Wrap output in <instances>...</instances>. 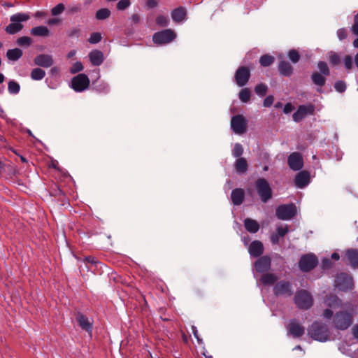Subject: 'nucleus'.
<instances>
[{
	"label": "nucleus",
	"mask_w": 358,
	"mask_h": 358,
	"mask_svg": "<svg viewBox=\"0 0 358 358\" xmlns=\"http://www.w3.org/2000/svg\"><path fill=\"white\" fill-rule=\"evenodd\" d=\"M308 336L319 342H326L329 340L330 331L327 324L315 321L308 329Z\"/></svg>",
	"instance_id": "obj_1"
},
{
	"label": "nucleus",
	"mask_w": 358,
	"mask_h": 358,
	"mask_svg": "<svg viewBox=\"0 0 358 358\" xmlns=\"http://www.w3.org/2000/svg\"><path fill=\"white\" fill-rule=\"evenodd\" d=\"M255 187L261 201L266 203L273 196V191L268 182L264 178H260L255 181Z\"/></svg>",
	"instance_id": "obj_2"
},
{
	"label": "nucleus",
	"mask_w": 358,
	"mask_h": 358,
	"mask_svg": "<svg viewBox=\"0 0 358 358\" xmlns=\"http://www.w3.org/2000/svg\"><path fill=\"white\" fill-rule=\"evenodd\" d=\"M294 303L301 310H308L313 304L311 294L306 289L298 290L294 295Z\"/></svg>",
	"instance_id": "obj_3"
},
{
	"label": "nucleus",
	"mask_w": 358,
	"mask_h": 358,
	"mask_svg": "<svg viewBox=\"0 0 358 358\" xmlns=\"http://www.w3.org/2000/svg\"><path fill=\"white\" fill-rule=\"evenodd\" d=\"M353 322L352 315L348 311L342 310L337 312L334 317V324L338 330H345L351 326Z\"/></svg>",
	"instance_id": "obj_4"
},
{
	"label": "nucleus",
	"mask_w": 358,
	"mask_h": 358,
	"mask_svg": "<svg viewBox=\"0 0 358 358\" xmlns=\"http://www.w3.org/2000/svg\"><path fill=\"white\" fill-rule=\"evenodd\" d=\"M176 38V32L171 29H167L155 33L152 36V41L155 44L162 45L172 42Z\"/></svg>",
	"instance_id": "obj_5"
},
{
	"label": "nucleus",
	"mask_w": 358,
	"mask_h": 358,
	"mask_svg": "<svg viewBox=\"0 0 358 358\" xmlns=\"http://www.w3.org/2000/svg\"><path fill=\"white\" fill-rule=\"evenodd\" d=\"M318 264V259L313 253H308L301 257L299 261V268L303 272H309Z\"/></svg>",
	"instance_id": "obj_6"
},
{
	"label": "nucleus",
	"mask_w": 358,
	"mask_h": 358,
	"mask_svg": "<svg viewBox=\"0 0 358 358\" xmlns=\"http://www.w3.org/2000/svg\"><path fill=\"white\" fill-rule=\"evenodd\" d=\"M296 213V208L294 203L283 204L278 206L275 215L279 220H289L292 219Z\"/></svg>",
	"instance_id": "obj_7"
},
{
	"label": "nucleus",
	"mask_w": 358,
	"mask_h": 358,
	"mask_svg": "<svg viewBox=\"0 0 358 358\" xmlns=\"http://www.w3.org/2000/svg\"><path fill=\"white\" fill-rule=\"evenodd\" d=\"M90 83L88 76L85 73H80L72 78L71 87L74 91L81 92L89 87Z\"/></svg>",
	"instance_id": "obj_8"
},
{
	"label": "nucleus",
	"mask_w": 358,
	"mask_h": 358,
	"mask_svg": "<svg viewBox=\"0 0 358 358\" xmlns=\"http://www.w3.org/2000/svg\"><path fill=\"white\" fill-rule=\"evenodd\" d=\"M231 128L236 134H243L247 131V121L243 115H236L231 117Z\"/></svg>",
	"instance_id": "obj_9"
},
{
	"label": "nucleus",
	"mask_w": 358,
	"mask_h": 358,
	"mask_svg": "<svg viewBox=\"0 0 358 358\" xmlns=\"http://www.w3.org/2000/svg\"><path fill=\"white\" fill-rule=\"evenodd\" d=\"M273 293L277 296H290L293 294L292 284L287 280H280L275 285Z\"/></svg>",
	"instance_id": "obj_10"
},
{
	"label": "nucleus",
	"mask_w": 358,
	"mask_h": 358,
	"mask_svg": "<svg viewBox=\"0 0 358 358\" xmlns=\"http://www.w3.org/2000/svg\"><path fill=\"white\" fill-rule=\"evenodd\" d=\"M336 283L338 289L343 291L351 290L354 287L352 276L345 273H341L337 275Z\"/></svg>",
	"instance_id": "obj_11"
},
{
	"label": "nucleus",
	"mask_w": 358,
	"mask_h": 358,
	"mask_svg": "<svg viewBox=\"0 0 358 358\" xmlns=\"http://www.w3.org/2000/svg\"><path fill=\"white\" fill-rule=\"evenodd\" d=\"M250 78V69L245 66H241L236 70L234 78L239 87L246 85Z\"/></svg>",
	"instance_id": "obj_12"
},
{
	"label": "nucleus",
	"mask_w": 358,
	"mask_h": 358,
	"mask_svg": "<svg viewBox=\"0 0 358 358\" xmlns=\"http://www.w3.org/2000/svg\"><path fill=\"white\" fill-rule=\"evenodd\" d=\"M315 111V106L312 104L301 105L299 106L297 110L293 114V120L299 122L302 120L308 115H313Z\"/></svg>",
	"instance_id": "obj_13"
},
{
	"label": "nucleus",
	"mask_w": 358,
	"mask_h": 358,
	"mask_svg": "<svg viewBox=\"0 0 358 358\" xmlns=\"http://www.w3.org/2000/svg\"><path fill=\"white\" fill-rule=\"evenodd\" d=\"M288 334H290L293 338H300L305 332V328L303 326L296 320L292 319L289 321L287 327Z\"/></svg>",
	"instance_id": "obj_14"
},
{
	"label": "nucleus",
	"mask_w": 358,
	"mask_h": 358,
	"mask_svg": "<svg viewBox=\"0 0 358 358\" xmlns=\"http://www.w3.org/2000/svg\"><path fill=\"white\" fill-rule=\"evenodd\" d=\"M287 164L293 171H299L303 166V157L301 153L295 152L290 154L287 158Z\"/></svg>",
	"instance_id": "obj_15"
},
{
	"label": "nucleus",
	"mask_w": 358,
	"mask_h": 358,
	"mask_svg": "<svg viewBox=\"0 0 358 358\" xmlns=\"http://www.w3.org/2000/svg\"><path fill=\"white\" fill-rule=\"evenodd\" d=\"M34 64L43 68H49L54 64L52 56L48 54L38 55L34 59Z\"/></svg>",
	"instance_id": "obj_16"
},
{
	"label": "nucleus",
	"mask_w": 358,
	"mask_h": 358,
	"mask_svg": "<svg viewBox=\"0 0 358 358\" xmlns=\"http://www.w3.org/2000/svg\"><path fill=\"white\" fill-rule=\"evenodd\" d=\"M271 259L268 256H263L255 263V267L258 273H264L270 269Z\"/></svg>",
	"instance_id": "obj_17"
},
{
	"label": "nucleus",
	"mask_w": 358,
	"mask_h": 358,
	"mask_svg": "<svg viewBox=\"0 0 358 358\" xmlns=\"http://www.w3.org/2000/svg\"><path fill=\"white\" fill-rule=\"evenodd\" d=\"M310 182V173L307 171L299 172L294 179L295 185L299 188H303Z\"/></svg>",
	"instance_id": "obj_18"
},
{
	"label": "nucleus",
	"mask_w": 358,
	"mask_h": 358,
	"mask_svg": "<svg viewBox=\"0 0 358 358\" xmlns=\"http://www.w3.org/2000/svg\"><path fill=\"white\" fill-rule=\"evenodd\" d=\"M171 15L174 22L181 23L186 19L187 10L183 6H179L171 11Z\"/></svg>",
	"instance_id": "obj_19"
},
{
	"label": "nucleus",
	"mask_w": 358,
	"mask_h": 358,
	"mask_svg": "<svg viewBox=\"0 0 358 358\" xmlns=\"http://www.w3.org/2000/svg\"><path fill=\"white\" fill-rule=\"evenodd\" d=\"M249 253L253 257H259L264 252V245L259 241H252L249 247Z\"/></svg>",
	"instance_id": "obj_20"
},
{
	"label": "nucleus",
	"mask_w": 358,
	"mask_h": 358,
	"mask_svg": "<svg viewBox=\"0 0 358 358\" xmlns=\"http://www.w3.org/2000/svg\"><path fill=\"white\" fill-rule=\"evenodd\" d=\"M345 255L352 268H358V249H348L345 251Z\"/></svg>",
	"instance_id": "obj_21"
},
{
	"label": "nucleus",
	"mask_w": 358,
	"mask_h": 358,
	"mask_svg": "<svg viewBox=\"0 0 358 358\" xmlns=\"http://www.w3.org/2000/svg\"><path fill=\"white\" fill-rule=\"evenodd\" d=\"M245 199V192L241 188H236L232 190L231 194V202L235 206L242 204Z\"/></svg>",
	"instance_id": "obj_22"
},
{
	"label": "nucleus",
	"mask_w": 358,
	"mask_h": 358,
	"mask_svg": "<svg viewBox=\"0 0 358 358\" xmlns=\"http://www.w3.org/2000/svg\"><path fill=\"white\" fill-rule=\"evenodd\" d=\"M76 320L82 329L87 332L91 333L92 330V323L90 322L88 318L81 313H78Z\"/></svg>",
	"instance_id": "obj_23"
},
{
	"label": "nucleus",
	"mask_w": 358,
	"mask_h": 358,
	"mask_svg": "<svg viewBox=\"0 0 358 358\" xmlns=\"http://www.w3.org/2000/svg\"><path fill=\"white\" fill-rule=\"evenodd\" d=\"M89 59L93 66H100L103 62V54L100 50H94L89 53Z\"/></svg>",
	"instance_id": "obj_24"
},
{
	"label": "nucleus",
	"mask_w": 358,
	"mask_h": 358,
	"mask_svg": "<svg viewBox=\"0 0 358 358\" xmlns=\"http://www.w3.org/2000/svg\"><path fill=\"white\" fill-rule=\"evenodd\" d=\"M292 66L287 61H281L278 64V71L280 75L290 76L293 73Z\"/></svg>",
	"instance_id": "obj_25"
},
{
	"label": "nucleus",
	"mask_w": 358,
	"mask_h": 358,
	"mask_svg": "<svg viewBox=\"0 0 358 358\" xmlns=\"http://www.w3.org/2000/svg\"><path fill=\"white\" fill-rule=\"evenodd\" d=\"M243 223L245 229L252 234L257 233L260 227L258 222L251 218L245 219Z\"/></svg>",
	"instance_id": "obj_26"
},
{
	"label": "nucleus",
	"mask_w": 358,
	"mask_h": 358,
	"mask_svg": "<svg viewBox=\"0 0 358 358\" xmlns=\"http://www.w3.org/2000/svg\"><path fill=\"white\" fill-rule=\"evenodd\" d=\"M234 168L238 174H243L246 173L248 168L247 160L244 157H239L235 162Z\"/></svg>",
	"instance_id": "obj_27"
},
{
	"label": "nucleus",
	"mask_w": 358,
	"mask_h": 358,
	"mask_svg": "<svg viewBox=\"0 0 358 358\" xmlns=\"http://www.w3.org/2000/svg\"><path fill=\"white\" fill-rule=\"evenodd\" d=\"M324 76H325L319 72L315 71L311 75V80L315 85L322 87L326 83V78Z\"/></svg>",
	"instance_id": "obj_28"
},
{
	"label": "nucleus",
	"mask_w": 358,
	"mask_h": 358,
	"mask_svg": "<svg viewBox=\"0 0 358 358\" xmlns=\"http://www.w3.org/2000/svg\"><path fill=\"white\" fill-rule=\"evenodd\" d=\"M30 33L31 35L35 36H47L49 35L50 31L47 27L38 26L33 27L30 30Z\"/></svg>",
	"instance_id": "obj_29"
},
{
	"label": "nucleus",
	"mask_w": 358,
	"mask_h": 358,
	"mask_svg": "<svg viewBox=\"0 0 358 358\" xmlns=\"http://www.w3.org/2000/svg\"><path fill=\"white\" fill-rule=\"evenodd\" d=\"M22 55V50L19 48L10 49L6 52V57L10 61L18 60Z\"/></svg>",
	"instance_id": "obj_30"
},
{
	"label": "nucleus",
	"mask_w": 358,
	"mask_h": 358,
	"mask_svg": "<svg viewBox=\"0 0 358 358\" xmlns=\"http://www.w3.org/2000/svg\"><path fill=\"white\" fill-rule=\"evenodd\" d=\"M277 280L278 277L275 274L271 273L264 274L260 278L261 282L264 285H273L277 281Z\"/></svg>",
	"instance_id": "obj_31"
},
{
	"label": "nucleus",
	"mask_w": 358,
	"mask_h": 358,
	"mask_svg": "<svg viewBox=\"0 0 358 358\" xmlns=\"http://www.w3.org/2000/svg\"><path fill=\"white\" fill-rule=\"evenodd\" d=\"M325 303L331 308H338L341 306V301L336 295H329L326 296Z\"/></svg>",
	"instance_id": "obj_32"
},
{
	"label": "nucleus",
	"mask_w": 358,
	"mask_h": 358,
	"mask_svg": "<svg viewBox=\"0 0 358 358\" xmlns=\"http://www.w3.org/2000/svg\"><path fill=\"white\" fill-rule=\"evenodd\" d=\"M23 29L21 23L12 22L6 27L5 31L8 34H15L20 31Z\"/></svg>",
	"instance_id": "obj_33"
},
{
	"label": "nucleus",
	"mask_w": 358,
	"mask_h": 358,
	"mask_svg": "<svg viewBox=\"0 0 358 358\" xmlns=\"http://www.w3.org/2000/svg\"><path fill=\"white\" fill-rule=\"evenodd\" d=\"M30 16L27 13H18L10 16V20L12 22L21 23L29 20Z\"/></svg>",
	"instance_id": "obj_34"
},
{
	"label": "nucleus",
	"mask_w": 358,
	"mask_h": 358,
	"mask_svg": "<svg viewBox=\"0 0 358 358\" xmlns=\"http://www.w3.org/2000/svg\"><path fill=\"white\" fill-rule=\"evenodd\" d=\"M45 76V71L41 68L32 69L30 77L34 80H41Z\"/></svg>",
	"instance_id": "obj_35"
},
{
	"label": "nucleus",
	"mask_w": 358,
	"mask_h": 358,
	"mask_svg": "<svg viewBox=\"0 0 358 358\" xmlns=\"http://www.w3.org/2000/svg\"><path fill=\"white\" fill-rule=\"evenodd\" d=\"M110 10L108 8H103L99 9L95 14V17L98 20H104L110 16Z\"/></svg>",
	"instance_id": "obj_36"
},
{
	"label": "nucleus",
	"mask_w": 358,
	"mask_h": 358,
	"mask_svg": "<svg viewBox=\"0 0 358 358\" xmlns=\"http://www.w3.org/2000/svg\"><path fill=\"white\" fill-rule=\"evenodd\" d=\"M274 57L269 55H264L259 59V63L263 67L271 66L274 62Z\"/></svg>",
	"instance_id": "obj_37"
},
{
	"label": "nucleus",
	"mask_w": 358,
	"mask_h": 358,
	"mask_svg": "<svg viewBox=\"0 0 358 358\" xmlns=\"http://www.w3.org/2000/svg\"><path fill=\"white\" fill-rule=\"evenodd\" d=\"M8 90L10 94H17L20 90V85L15 80H10L8 83Z\"/></svg>",
	"instance_id": "obj_38"
},
{
	"label": "nucleus",
	"mask_w": 358,
	"mask_h": 358,
	"mask_svg": "<svg viewBox=\"0 0 358 358\" xmlns=\"http://www.w3.org/2000/svg\"><path fill=\"white\" fill-rule=\"evenodd\" d=\"M251 96L250 90L248 88L242 89L238 94V97L243 103H248Z\"/></svg>",
	"instance_id": "obj_39"
},
{
	"label": "nucleus",
	"mask_w": 358,
	"mask_h": 358,
	"mask_svg": "<svg viewBox=\"0 0 358 358\" xmlns=\"http://www.w3.org/2000/svg\"><path fill=\"white\" fill-rule=\"evenodd\" d=\"M83 262L85 264L88 270H92V266H96V264L99 263L97 259L92 256L85 257Z\"/></svg>",
	"instance_id": "obj_40"
},
{
	"label": "nucleus",
	"mask_w": 358,
	"mask_h": 358,
	"mask_svg": "<svg viewBox=\"0 0 358 358\" xmlns=\"http://www.w3.org/2000/svg\"><path fill=\"white\" fill-rule=\"evenodd\" d=\"M157 25L161 27H167L169 24V19L168 16L164 15H159L155 20Z\"/></svg>",
	"instance_id": "obj_41"
},
{
	"label": "nucleus",
	"mask_w": 358,
	"mask_h": 358,
	"mask_svg": "<svg viewBox=\"0 0 358 358\" xmlns=\"http://www.w3.org/2000/svg\"><path fill=\"white\" fill-rule=\"evenodd\" d=\"M267 90L268 87L264 83H259L255 87V92L260 96H265L267 92Z\"/></svg>",
	"instance_id": "obj_42"
},
{
	"label": "nucleus",
	"mask_w": 358,
	"mask_h": 358,
	"mask_svg": "<svg viewBox=\"0 0 358 358\" xmlns=\"http://www.w3.org/2000/svg\"><path fill=\"white\" fill-rule=\"evenodd\" d=\"M32 43V40L29 36H22L17 39L16 43L17 45L21 47H28Z\"/></svg>",
	"instance_id": "obj_43"
},
{
	"label": "nucleus",
	"mask_w": 358,
	"mask_h": 358,
	"mask_svg": "<svg viewBox=\"0 0 358 358\" xmlns=\"http://www.w3.org/2000/svg\"><path fill=\"white\" fill-rule=\"evenodd\" d=\"M317 67L320 71V73L324 76H329L330 73V70L328 67L327 64L325 62L320 61L317 63Z\"/></svg>",
	"instance_id": "obj_44"
},
{
	"label": "nucleus",
	"mask_w": 358,
	"mask_h": 358,
	"mask_svg": "<svg viewBox=\"0 0 358 358\" xmlns=\"http://www.w3.org/2000/svg\"><path fill=\"white\" fill-rule=\"evenodd\" d=\"M289 59L294 63H297L300 59V55L296 50L292 49L288 52Z\"/></svg>",
	"instance_id": "obj_45"
},
{
	"label": "nucleus",
	"mask_w": 358,
	"mask_h": 358,
	"mask_svg": "<svg viewBox=\"0 0 358 358\" xmlns=\"http://www.w3.org/2000/svg\"><path fill=\"white\" fill-rule=\"evenodd\" d=\"M243 153V148L241 144L236 143L234 145V149L232 150V155L234 157H237L238 159L241 157V156Z\"/></svg>",
	"instance_id": "obj_46"
},
{
	"label": "nucleus",
	"mask_w": 358,
	"mask_h": 358,
	"mask_svg": "<svg viewBox=\"0 0 358 358\" xmlns=\"http://www.w3.org/2000/svg\"><path fill=\"white\" fill-rule=\"evenodd\" d=\"M102 36L99 32H93L90 34L88 41L91 44L98 43L101 41Z\"/></svg>",
	"instance_id": "obj_47"
},
{
	"label": "nucleus",
	"mask_w": 358,
	"mask_h": 358,
	"mask_svg": "<svg viewBox=\"0 0 358 358\" xmlns=\"http://www.w3.org/2000/svg\"><path fill=\"white\" fill-rule=\"evenodd\" d=\"M65 10V6L63 3H58L56 6L53 7L51 10V14L54 16L60 15Z\"/></svg>",
	"instance_id": "obj_48"
},
{
	"label": "nucleus",
	"mask_w": 358,
	"mask_h": 358,
	"mask_svg": "<svg viewBox=\"0 0 358 358\" xmlns=\"http://www.w3.org/2000/svg\"><path fill=\"white\" fill-rule=\"evenodd\" d=\"M131 5L130 0H120L116 6V8L118 10H124Z\"/></svg>",
	"instance_id": "obj_49"
},
{
	"label": "nucleus",
	"mask_w": 358,
	"mask_h": 358,
	"mask_svg": "<svg viewBox=\"0 0 358 358\" xmlns=\"http://www.w3.org/2000/svg\"><path fill=\"white\" fill-rule=\"evenodd\" d=\"M82 10V6L80 3L70 5L67 7V13L69 14H75L80 12Z\"/></svg>",
	"instance_id": "obj_50"
},
{
	"label": "nucleus",
	"mask_w": 358,
	"mask_h": 358,
	"mask_svg": "<svg viewBox=\"0 0 358 358\" xmlns=\"http://www.w3.org/2000/svg\"><path fill=\"white\" fill-rule=\"evenodd\" d=\"M334 88L338 92L343 93L346 90V84L343 80H338L334 84Z\"/></svg>",
	"instance_id": "obj_51"
},
{
	"label": "nucleus",
	"mask_w": 358,
	"mask_h": 358,
	"mask_svg": "<svg viewBox=\"0 0 358 358\" xmlns=\"http://www.w3.org/2000/svg\"><path fill=\"white\" fill-rule=\"evenodd\" d=\"M84 69L83 65L80 62H75L71 68L70 69V72L72 74H75L76 73H78L81 71H83Z\"/></svg>",
	"instance_id": "obj_52"
},
{
	"label": "nucleus",
	"mask_w": 358,
	"mask_h": 358,
	"mask_svg": "<svg viewBox=\"0 0 358 358\" xmlns=\"http://www.w3.org/2000/svg\"><path fill=\"white\" fill-rule=\"evenodd\" d=\"M329 62L334 65H338L341 62L340 57L335 52H331L329 55Z\"/></svg>",
	"instance_id": "obj_53"
},
{
	"label": "nucleus",
	"mask_w": 358,
	"mask_h": 358,
	"mask_svg": "<svg viewBox=\"0 0 358 358\" xmlns=\"http://www.w3.org/2000/svg\"><path fill=\"white\" fill-rule=\"evenodd\" d=\"M337 36L340 41L347 38L348 36V30L345 28H341L337 30Z\"/></svg>",
	"instance_id": "obj_54"
},
{
	"label": "nucleus",
	"mask_w": 358,
	"mask_h": 358,
	"mask_svg": "<svg viewBox=\"0 0 358 358\" xmlns=\"http://www.w3.org/2000/svg\"><path fill=\"white\" fill-rule=\"evenodd\" d=\"M352 32L358 36V13L354 17V23L351 27Z\"/></svg>",
	"instance_id": "obj_55"
},
{
	"label": "nucleus",
	"mask_w": 358,
	"mask_h": 358,
	"mask_svg": "<svg viewBox=\"0 0 358 358\" xmlns=\"http://www.w3.org/2000/svg\"><path fill=\"white\" fill-rule=\"evenodd\" d=\"M344 65L348 70L352 68V58L350 55H346L344 59Z\"/></svg>",
	"instance_id": "obj_56"
},
{
	"label": "nucleus",
	"mask_w": 358,
	"mask_h": 358,
	"mask_svg": "<svg viewBox=\"0 0 358 358\" xmlns=\"http://www.w3.org/2000/svg\"><path fill=\"white\" fill-rule=\"evenodd\" d=\"M274 101V97L271 95L268 96L265 98L263 102V106L264 107H270L272 106L273 103Z\"/></svg>",
	"instance_id": "obj_57"
},
{
	"label": "nucleus",
	"mask_w": 358,
	"mask_h": 358,
	"mask_svg": "<svg viewBox=\"0 0 358 358\" xmlns=\"http://www.w3.org/2000/svg\"><path fill=\"white\" fill-rule=\"evenodd\" d=\"M332 265V262L329 259L325 258L322 259V268L323 269H328Z\"/></svg>",
	"instance_id": "obj_58"
},
{
	"label": "nucleus",
	"mask_w": 358,
	"mask_h": 358,
	"mask_svg": "<svg viewBox=\"0 0 358 358\" xmlns=\"http://www.w3.org/2000/svg\"><path fill=\"white\" fill-rule=\"evenodd\" d=\"M288 231V229L287 227H278L277 228L278 236L280 237H283Z\"/></svg>",
	"instance_id": "obj_59"
},
{
	"label": "nucleus",
	"mask_w": 358,
	"mask_h": 358,
	"mask_svg": "<svg viewBox=\"0 0 358 358\" xmlns=\"http://www.w3.org/2000/svg\"><path fill=\"white\" fill-rule=\"evenodd\" d=\"M294 109V106L291 103H287L285 105L283 112L285 114L290 113Z\"/></svg>",
	"instance_id": "obj_60"
},
{
	"label": "nucleus",
	"mask_w": 358,
	"mask_h": 358,
	"mask_svg": "<svg viewBox=\"0 0 358 358\" xmlns=\"http://www.w3.org/2000/svg\"><path fill=\"white\" fill-rule=\"evenodd\" d=\"M79 34H80V29L74 28L69 31L68 36L71 38H73V37L78 38L79 36Z\"/></svg>",
	"instance_id": "obj_61"
},
{
	"label": "nucleus",
	"mask_w": 358,
	"mask_h": 358,
	"mask_svg": "<svg viewBox=\"0 0 358 358\" xmlns=\"http://www.w3.org/2000/svg\"><path fill=\"white\" fill-rule=\"evenodd\" d=\"M158 5V1L157 0H147L146 6L149 8H154L157 7Z\"/></svg>",
	"instance_id": "obj_62"
},
{
	"label": "nucleus",
	"mask_w": 358,
	"mask_h": 358,
	"mask_svg": "<svg viewBox=\"0 0 358 358\" xmlns=\"http://www.w3.org/2000/svg\"><path fill=\"white\" fill-rule=\"evenodd\" d=\"M131 20L133 24H137L141 21V17L138 14H133L131 17Z\"/></svg>",
	"instance_id": "obj_63"
},
{
	"label": "nucleus",
	"mask_w": 358,
	"mask_h": 358,
	"mask_svg": "<svg viewBox=\"0 0 358 358\" xmlns=\"http://www.w3.org/2000/svg\"><path fill=\"white\" fill-rule=\"evenodd\" d=\"M323 316L325 318L330 319L333 316V311L331 309L327 308L324 310Z\"/></svg>",
	"instance_id": "obj_64"
}]
</instances>
